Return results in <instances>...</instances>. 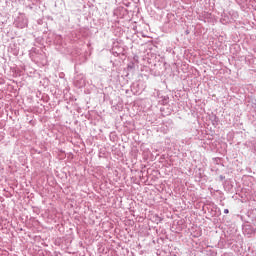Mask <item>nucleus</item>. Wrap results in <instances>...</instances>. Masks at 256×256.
Masks as SVG:
<instances>
[{"label": "nucleus", "instance_id": "f257e3e1", "mask_svg": "<svg viewBox=\"0 0 256 256\" xmlns=\"http://www.w3.org/2000/svg\"><path fill=\"white\" fill-rule=\"evenodd\" d=\"M28 23L29 21L27 20V18H25L24 16H20L15 20L14 25L18 27V29H25Z\"/></svg>", "mask_w": 256, "mask_h": 256}, {"label": "nucleus", "instance_id": "f03ea898", "mask_svg": "<svg viewBox=\"0 0 256 256\" xmlns=\"http://www.w3.org/2000/svg\"><path fill=\"white\" fill-rule=\"evenodd\" d=\"M224 213H225V215H227V213H229V210L228 209H224Z\"/></svg>", "mask_w": 256, "mask_h": 256}]
</instances>
